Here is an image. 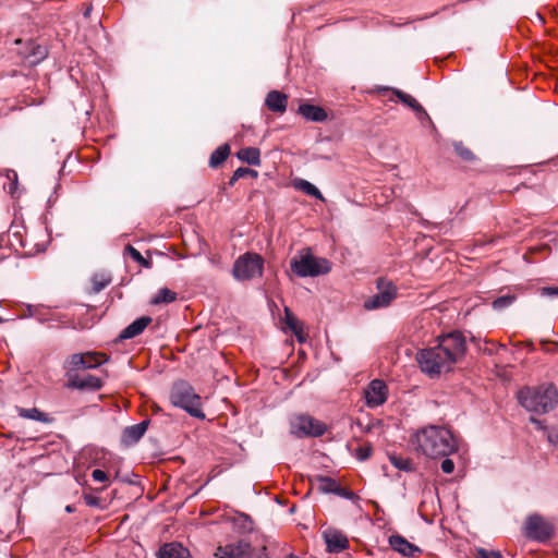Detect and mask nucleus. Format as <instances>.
Wrapping results in <instances>:
<instances>
[{"mask_svg":"<svg viewBox=\"0 0 558 558\" xmlns=\"http://www.w3.org/2000/svg\"><path fill=\"white\" fill-rule=\"evenodd\" d=\"M465 351L464 337L459 331L439 337L438 344L422 350L417 362L422 372L429 376L448 372L459 361Z\"/></svg>","mask_w":558,"mask_h":558,"instance_id":"obj_1","label":"nucleus"},{"mask_svg":"<svg viewBox=\"0 0 558 558\" xmlns=\"http://www.w3.org/2000/svg\"><path fill=\"white\" fill-rule=\"evenodd\" d=\"M415 450L422 454L438 459L458 451V440L452 432L444 426L429 425L415 433Z\"/></svg>","mask_w":558,"mask_h":558,"instance_id":"obj_2","label":"nucleus"},{"mask_svg":"<svg viewBox=\"0 0 558 558\" xmlns=\"http://www.w3.org/2000/svg\"><path fill=\"white\" fill-rule=\"evenodd\" d=\"M518 400L530 412L546 413L558 404V391L553 384L524 387L518 392Z\"/></svg>","mask_w":558,"mask_h":558,"instance_id":"obj_3","label":"nucleus"},{"mask_svg":"<svg viewBox=\"0 0 558 558\" xmlns=\"http://www.w3.org/2000/svg\"><path fill=\"white\" fill-rule=\"evenodd\" d=\"M170 400L174 407L186 411L191 416L205 418L202 410V400L194 389L185 381L175 383L170 392Z\"/></svg>","mask_w":558,"mask_h":558,"instance_id":"obj_4","label":"nucleus"},{"mask_svg":"<svg viewBox=\"0 0 558 558\" xmlns=\"http://www.w3.org/2000/svg\"><path fill=\"white\" fill-rule=\"evenodd\" d=\"M264 259L256 253L247 252L239 256L232 268V275L238 281H248L263 276Z\"/></svg>","mask_w":558,"mask_h":558,"instance_id":"obj_5","label":"nucleus"},{"mask_svg":"<svg viewBox=\"0 0 558 558\" xmlns=\"http://www.w3.org/2000/svg\"><path fill=\"white\" fill-rule=\"evenodd\" d=\"M376 288L377 293L364 302V307L368 311L389 306L398 294L396 284L392 281L384 278L377 279Z\"/></svg>","mask_w":558,"mask_h":558,"instance_id":"obj_6","label":"nucleus"},{"mask_svg":"<svg viewBox=\"0 0 558 558\" xmlns=\"http://www.w3.org/2000/svg\"><path fill=\"white\" fill-rule=\"evenodd\" d=\"M217 558H268L265 547L254 548L250 543L240 541L235 544L219 547Z\"/></svg>","mask_w":558,"mask_h":558,"instance_id":"obj_7","label":"nucleus"},{"mask_svg":"<svg viewBox=\"0 0 558 558\" xmlns=\"http://www.w3.org/2000/svg\"><path fill=\"white\" fill-rule=\"evenodd\" d=\"M102 362L93 353H74L63 363L66 380L78 376V371L98 367Z\"/></svg>","mask_w":558,"mask_h":558,"instance_id":"obj_8","label":"nucleus"},{"mask_svg":"<svg viewBox=\"0 0 558 558\" xmlns=\"http://www.w3.org/2000/svg\"><path fill=\"white\" fill-rule=\"evenodd\" d=\"M316 490L325 495H335L348 500H355L356 495L343 487L339 480L329 475L316 474Z\"/></svg>","mask_w":558,"mask_h":558,"instance_id":"obj_9","label":"nucleus"},{"mask_svg":"<svg viewBox=\"0 0 558 558\" xmlns=\"http://www.w3.org/2000/svg\"><path fill=\"white\" fill-rule=\"evenodd\" d=\"M554 533L553 525L539 515H531L525 523V535L538 542H545Z\"/></svg>","mask_w":558,"mask_h":558,"instance_id":"obj_10","label":"nucleus"},{"mask_svg":"<svg viewBox=\"0 0 558 558\" xmlns=\"http://www.w3.org/2000/svg\"><path fill=\"white\" fill-rule=\"evenodd\" d=\"M291 270L298 277L314 276V253L311 247L304 248L292 257L290 262Z\"/></svg>","mask_w":558,"mask_h":558,"instance_id":"obj_11","label":"nucleus"},{"mask_svg":"<svg viewBox=\"0 0 558 558\" xmlns=\"http://www.w3.org/2000/svg\"><path fill=\"white\" fill-rule=\"evenodd\" d=\"M387 385L380 379L372 380L364 390L365 402L369 408H377L384 404L387 400Z\"/></svg>","mask_w":558,"mask_h":558,"instance_id":"obj_12","label":"nucleus"},{"mask_svg":"<svg viewBox=\"0 0 558 558\" xmlns=\"http://www.w3.org/2000/svg\"><path fill=\"white\" fill-rule=\"evenodd\" d=\"M326 544V550L330 554H338L349 547V539L340 530L328 527L322 533Z\"/></svg>","mask_w":558,"mask_h":558,"instance_id":"obj_13","label":"nucleus"},{"mask_svg":"<svg viewBox=\"0 0 558 558\" xmlns=\"http://www.w3.org/2000/svg\"><path fill=\"white\" fill-rule=\"evenodd\" d=\"M314 421L310 415L295 414L290 417V432L292 435L303 438L313 436Z\"/></svg>","mask_w":558,"mask_h":558,"instance_id":"obj_14","label":"nucleus"},{"mask_svg":"<svg viewBox=\"0 0 558 558\" xmlns=\"http://www.w3.org/2000/svg\"><path fill=\"white\" fill-rule=\"evenodd\" d=\"M68 388L71 389H88V390H98L102 386V381L99 377H96L94 375H86L84 377L82 376H74L73 378L66 380Z\"/></svg>","mask_w":558,"mask_h":558,"instance_id":"obj_15","label":"nucleus"},{"mask_svg":"<svg viewBox=\"0 0 558 558\" xmlns=\"http://www.w3.org/2000/svg\"><path fill=\"white\" fill-rule=\"evenodd\" d=\"M148 427V422L143 421L138 424L128 426L123 429L121 435V441L125 446H132L136 444L145 434Z\"/></svg>","mask_w":558,"mask_h":558,"instance_id":"obj_16","label":"nucleus"},{"mask_svg":"<svg viewBox=\"0 0 558 558\" xmlns=\"http://www.w3.org/2000/svg\"><path fill=\"white\" fill-rule=\"evenodd\" d=\"M158 558H192L187 548L183 547L180 543H167L162 545L158 553Z\"/></svg>","mask_w":558,"mask_h":558,"instance_id":"obj_17","label":"nucleus"},{"mask_svg":"<svg viewBox=\"0 0 558 558\" xmlns=\"http://www.w3.org/2000/svg\"><path fill=\"white\" fill-rule=\"evenodd\" d=\"M151 320L153 319L149 316H142L135 319L121 331L119 338L121 340L135 338L145 330V328L151 323Z\"/></svg>","mask_w":558,"mask_h":558,"instance_id":"obj_18","label":"nucleus"},{"mask_svg":"<svg viewBox=\"0 0 558 558\" xmlns=\"http://www.w3.org/2000/svg\"><path fill=\"white\" fill-rule=\"evenodd\" d=\"M265 105L272 112L283 113L287 110L288 97L279 90H271L266 96Z\"/></svg>","mask_w":558,"mask_h":558,"instance_id":"obj_19","label":"nucleus"},{"mask_svg":"<svg viewBox=\"0 0 558 558\" xmlns=\"http://www.w3.org/2000/svg\"><path fill=\"white\" fill-rule=\"evenodd\" d=\"M389 544L393 550L407 557H412L416 551H418V548L415 545L411 544L400 535L390 536Z\"/></svg>","mask_w":558,"mask_h":558,"instance_id":"obj_20","label":"nucleus"},{"mask_svg":"<svg viewBox=\"0 0 558 558\" xmlns=\"http://www.w3.org/2000/svg\"><path fill=\"white\" fill-rule=\"evenodd\" d=\"M236 157L251 166L260 165V151L256 147H245L236 153Z\"/></svg>","mask_w":558,"mask_h":558,"instance_id":"obj_21","label":"nucleus"},{"mask_svg":"<svg viewBox=\"0 0 558 558\" xmlns=\"http://www.w3.org/2000/svg\"><path fill=\"white\" fill-rule=\"evenodd\" d=\"M16 412H17L19 416L23 417V418L33 420V421H37V422H41V423H50L51 422V418L46 413L41 412L37 408L25 409V408L17 407Z\"/></svg>","mask_w":558,"mask_h":558,"instance_id":"obj_22","label":"nucleus"},{"mask_svg":"<svg viewBox=\"0 0 558 558\" xmlns=\"http://www.w3.org/2000/svg\"><path fill=\"white\" fill-rule=\"evenodd\" d=\"M284 322L287 327L294 332L298 340L300 342L304 341L303 325L288 307L284 308Z\"/></svg>","mask_w":558,"mask_h":558,"instance_id":"obj_23","label":"nucleus"},{"mask_svg":"<svg viewBox=\"0 0 558 558\" xmlns=\"http://www.w3.org/2000/svg\"><path fill=\"white\" fill-rule=\"evenodd\" d=\"M395 94L404 105L411 107L414 111H416L420 119L423 117L428 118L427 112L411 95L405 94L399 89H395Z\"/></svg>","mask_w":558,"mask_h":558,"instance_id":"obj_24","label":"nucleus"},{"mask_svg":"<svg viewBox=\"0 0 558 558\" xmlns=\"http://www.w3.org/2000/svg\"><path fill=\"white\" fill-rule=\"evenodd\" d=\"M230 155V146L228 144L220 145L210 155L209 166L211 168L219 167Z\"/></svg>","mask_w":558,"mask_h":558,"instance_id":"obj_25","label":"nucleus"},{"mask_svg":"<svg viewBox=\"0 0 558 558\" xmlns=\"http://www.w3.org/2000/svg\"><path fill=\"white\" fill-rule=\"evenodd\" d=\"M177 300V293L168 288H161L157 294L151 299L150 303L154 305L161 303H172Z\"/></svg>","mask_w":558,"mask_h":558,"instance_id":"obj_26","label":"nucleus"},{"mask_svg":"<svg viewBox=\"0 0 558 558\" xmlns=\"http://www.w3.org/2000/svg\"><path fill=\"white\" fill-rule=\"evenodd\" d=\"M111 282V277L107 274H95L92 278V290L99 293Z\"/></svg>","mask_w":558,"mask_h":558,"instance_id":"obj_27","label":"nucleus"},{"mask_svg":"<svg viewBox=\"0 0 558 558\" xmlns=\"http://www.w3.org/2000/svg\"><path fill=\"white\" fill-rule=\"evenodd\" d=\"M247 175L256 178L258 175V173H257V171L250 169V168H244V167L238 168L233 172L232 177L230 178V180L228 182L229 186H233L238 180L244 179V177H247Z\"/></svg>","mask_w":558,"mask_h":558,"instance_id":"obj_28","label":"nucleus"},{"mask_svg":"<svg viewBox=\"0 0 558 558\" xmlns=\"http://www.w3.org/2000/svg\"><path fill=\"white\" fill-rule=\"evenodd\" d=\"M31 53L28 57L32 58L29 61L32 64H36L47 57L48 51L46 47L35 44H31Z\"/></svg>","mask_w":558,"mask_h":558,"instance_id":"obj_29","label":"nucleus"},{"mask_svg":"<svg viewBox=\"0 0 558 558\" xmlns=\"http://www.w3.org/2000/svg\"><path fill=\"white\" fill-rule=\"evenodd\" d=\"M291 184L295 190L302 191L310 196H314V184L313 183H311L306 180L296 178V179L292 180Z\"/></svg>","mask_w":558,"mask_h":558,"instance_id":"obj_30","label":"nucleus"},{"mask_svg":"<svg viewBox=\"0 0 558 558\" xmlns=\"http://www.w3.org/2000/svg\"><path fill=\"white\" fill-rule=\"evenodd\" d=\"M515 299L517 298L514 294H506V295L499 296L496 300H494V302L492 303L493 308L497 310V311H501V310L510 306L515 301Z\"/></svg>","mask_w":558,"mask_h":558,"instance_id":"obj_31","label":"nucleus"},{"mask_svg":"<svg viewBox=\"0 0 558 558\" xmlns=\"http://www.w3.org/2000/svg\"><path fill=\"white\" fill-rule=\"evenodd\" d=\"M389 460L391 464L401 471H411L412 470V463L409 459L398 457V456H390Z\"/></svg>","mask_w":558,"mask_h":558,"instance_id":"obj_32","label":"nucleus"},{"mask_svg":"<svg viewBox=\"0 0 558 558\" xmlns=\"http://www.w3.org/2000/svg\"><path fill=\"white\" fill-rule=\"evenodd\" d=\"M125 253L129 254L136 263L143 265L144 267H149V262L146 260L142 254L132 245H126Z\"/></svg>","mask_w":558,"mask_h":558,"instance_id":"obj_33","label":"nucleus"},{"mask_svg":"<svg viewBox=\"0 0 558 558\" xmlns=\"http://www.w3.org/2000/svg\"><path fill=\"white\" fill-rule=\"evenodd\" d=\"M7 178L10 180V184L8 186V192L12 196H15L17 185H19L16 171L12 170V169L7 170Z\"/></svg>","mask_w":558,"mask_h":558,"instance_id":"obj_34","label":"nucleus"},{"mask_svg":"<svg viewBox=\"0 0 558 558\" xmlns=\"http://www.w3.org/2000/svg\"><path fill=\"white\" fill-rule=\"evenodd\" d=\"M331 269V264L325 258H316V276L325 275Z\"/></svg>","mask_w":558,"mask_h":558,"instance_id":"obj_35","label":"nucleus"},{"mask_svg":"<svg viewBox=\"0 0 558 558\" xmlns=\"http://www.w3.org/2000/svg\"><path fill=\"white\" fill-rule=\"evenodd\" d=\"M454 150L464 160H470L473 158L472 151L469 148L464 147L462 143H456Z\"/></svg>","mask_w":558,"mask_h":558,"instance_id":"obj_36","label":"nucleus"},{"mask_svg":"<svg viewBox=\"0 0 558 558\" xmlns=\"http://www.w3.org/2000/svg\"><path fill=\"white\" fill-rule=\"evenodd\" d=\"M476 558H504V557L499 551L486 550L484 548H478L476 550Z\"/></svg>","mask_w":558,"mask_h":558,"instance_id":"obj_37","label":"nucleus"},{"mask_svg":"<svg viewBox=\"0 0 558 558\" xmlns=\"http://www.w3.org/2000/svg\"><path fill=\"white\" fill-rule=\"evenodd\" d=\"M301 113L311 121H314V105L306 104L300 107Z\"/></svg>","mask_w":558,"mask_h":558,"instance_id":"obj_38","label":"nucleus"},{"mask_svg":"<svg viewBox=\"0 0 558 558\" xmlns=\"http://www.w3.org/2000/svg\"><path fill=\"white\" fill-rule=\"evenodd\" d=\"M372 454V448L371 447H359L356 449V458L360 461L367 460Z\"/></svg>","mask_w":558,"mask_h":558,"instance_id":"obj_39","label":"nucleus"},{"mask_svg":"<svg viewBox=\"0 0 558 558\" xmlns=\"http://www.w3.org/2000/svg\"><path fill=\"white\" fill-rule=\"evenodd\" d=\"M446 459L442 460L441 462V471L445 473V474H451L453 471H454V462L449 459L448 457H445Z\"/></svg>","mask_w":558,"mask_h":558,"instance_id":"obj_40","label":"nucleus"},{"mask_svg":"<svg viewBox=\"0 0 558 558\" xmlns=\"http://www.w3.org/2000/svg\"><path fill=\"white\" fill-rule=\"evenodd\" d=\"M84 501L89 507H99L100 506V498L97 496H94L92 494H84L83 496Z\"/></svg>","mask_w":558,"mask_h":558,"instance_id":"obj_41","label":"nucleus"},{"mask_svg":"<svg viewBox=\"0 0 558 558\" xmlns=\"http://www.w3.org/2000/svg\"><path fill=\"white\" fill-rule=\"evenodd\" d=\"M547 439L551 445L558 447V426L553 427L547 432Z\"/></svg>","mask_w":558,"mask_h":558,"instance_id":"obj_42","label":"nucleus"},{"mask_svg":"<svg viewBox=\"0 0 558 558\" xmlns=\"http://www.w3.org/2000/svg\"><path fill=\"white\" fill-rule=\"evenodd\" d=\"M92 477L96 482H106V481H108L107 473L105 471L100 470V469H95L92 472Z\"/></svg>","mask_w":558,"mask_h":558,"instance_id":"obj_43","label":"nucleus"},{"mask_svg":"<svg viewBox=\"0 0 558 558\" xmlns=\"http://www.w3.org/2000/svg\"><path fill=\"white\" fill-rule=\"evenodd\" d=\"M328 119V112L322 108L316 106V122H323Z\"/></svg>","mask_w":558,"mask_h":558,"instance_id":"obj_44","label":"nucleus"},{"mask_svg":"<svg viewBox=\"0 0 558 558\" xmlns=\"http://www.w3.org/2000/svg\"><path fill=\"white\" fill-rule=\"evenodd\" d=\"M542 295L556 296L558 295V287H546L541 290Z\"/></svg>","mask_w":558,"mask_h":558,"instance_id":"obj_45","label":"nucleus"},{"mask_svg":"<svg viewBox=\"0 0 558 558\" xmlns=\"http://www.w3.org/2000/svg\"><path fill=\"white\" fill-rule=\"evenodd\" d=\"M326 432V425L322 422L316 421V437L324 435Z\"/></svg>","mask_w":558,"mask_h":558,"instance_id":"obj_46","label":"nucleus"},{"mask_svg":"<svg viewBox=\"0 0 558 558\" xmlns=\"http://www.w3.org/2000/svg\"><path fill=\"white\" fill-rule=\"evenodd\" d=\"M531 422H532L533 424H535L537 428H539V429H545V427L543 426L542 421H539V420H537V418H535V417H531Z\"/></svg>","mask_w":558,"mask_h":558,"instance_id":"obj_47","label":"nucleus"},{"mask_svg":"<svg viewBox=\"0 0 558 558\" xmlns=\"http://www.w3.org/2000/svg\"><path fill=\"white\" fill-rule=\"evenodd\" d=\"M316 199H319V201H325L323 194L320 193V191L316 187Z\"/></svg>","mask_w":558,"mask_h":558,"instance_id":"obj_48","label":"nucleus"},{"mask_svg":"<svg viewBox=\"0 0 558 558\" xmlns=\"http://www.w3.org/2000/svg\"><path fill=\"white\" fill-rule=\"evenodd\" d=\"M90 11H92V7H87V8L85 9V11H84V16H85V17H88V16H89V14H90Z\"/></svg>","mask_w":558,"mask_h":558,"instance_id":"obj_49","label":"nucleus"},{"mask_svg":"<svg viewBox=\"0 0 558 558\" xmlns=\"http://www.w3.org/2000/svg\"><path fill=\"white\" fill-rule=\"evenodd\" d=\"M308 481H310V488L307 489L306 496H308V495L311 494L312 488H313L312 480H311V478H308Z\"/></svg>","mask_w":558,"mask_h":558,"instance_id":"obj_50","label":"nucleus"},{"mask_svg":"<svg viewBox=\"0 0 558 558\" xmlns=\"http://www.w3.org/2000/svg\"><path fill=\"white\" fill-rule=\"evenodd\" d=\"M65 510H66L68 512H72V511H73V508H72V506H66Z\"/></svg>","mask_w":558,"mask_h":558,"instance_id":"obj_51","label":"nucleus"},{"mask_svg":"<svg viewBox=\"0 0 558 558\" xmlns=\"http://www.w3.org/2000/svg\"><path fill=\"white\" fill-rule=\"evenodd\" d=\"M333 136H335V133H332V134H330V135H327V136H325L324 138H325V140H330V138H332Z\"/></svg>","mask_w":558,"mask_h":558,"instance_id":"obj_52","label":"nucleus"},{"mask_svg":"<svg viewBox=\"0 0 558 558\" xmlns=\"http://www.w3.org/2000/svg\"><path fill=\"white\" fill-rule=\"evenodd\" d=\"M3 322V319L0 317V323Z\"/></svg>","mask_w":558,"mask_h":558,"instance_id":"obj_53","label":"nucleus"}]
</instances>
